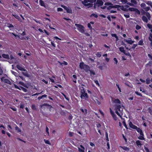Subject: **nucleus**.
I'll use <instances>...</instances> for the list:
<instances>
[{
    "label": "nucleus",
    "instance_id": "nucleus-3",
    "mask_svg": "<svg viewBox=\"0 0 152 152\" xmlns=\"http://www.w3.org/2000/svg\"><path fill=\"white\" fill-rule=\"evenodd\" d=\"M80 97L81 99L84 98H88V95L87 93L85 92V91L84 88L82 86L80 88Z\"/></svg>",
    "mask_w": 152,
    "mask_h": 152
},
{
    "label": "nucleus",
    "instance_id": "nucleus-58",
    "mask_svg": "<svg viewBox=\"0 0 152 152\" xmlns=\"http://www.w3.org/2000/svg\"><path fill=\"white\" fill-rule=\"evenodd\" d=\"M146 6L145 4L144 3H142L141 5L140 6L144 8Z\"/></svg>",
    "mask_w": 152,
    "mask_h": 152
},
{
    "label": "nucleus",
    "instance_id": "nucleus-45",
    "mask_svg": "<svg viewBox=\"0 0 152 152\" xmlns=\"http://www.w3.org/2000/svg\"><path fill=\"white\" fill-rule=\"evenodd\" d=\"M123 125H124V127L126 128V129H128L127 126V125H126V123L125 122V121H123Z\"/></svg>",
    "mask_w": 152,
    "mask_h": 152
},
{
    "label": "nucleus",
    "instance_id": "nucleus-9",
    "mask_svg": "<svg viewBox=\"0 0 152 152\" xmlns=\"http://www.w3.org/2000/svg\"><path fill=\"white\" fill-rule=\"evenodd\" d=\"M129 121V126L130 128H132L133 129H137V126H136L132 124V122L131 121Z\"/></svg>",
    "mask_w": 152,
    "mask_h": 152
},
{
    "label": "nucleus",
    "instance_id": "nucleus-24",
    "mask_svg": "<svg viewBox=\"0 0 152 152\" xmlns=\"http://www.w3.org/2000/svg\"><path fill=\"white\" fill-rule=\"evenodd\" d=\"M113 102L115 104H119L121 103V101L119 99H115L113 101Z\"/></svg>",
    "mask_w": 152,
    "mask_h": 152
},
{
    "label": "nucleus",
    "instance_id": "nucleus-34",
    "mask_svg": "<svg viewBox=\"0 0 152 152\" xmlns=\"http://www.w3.org/2000/svg\"><path fill=\"white\" fill-rule=\"evenodd\" d=\"M138 45H144L143 41L142 39L139 41L138 43Z\"/></svg>",
    "mask_w": 152,
    "mask_h": 152
},
{
    "label": "nucleus",
    "instance_id": "nucleus-36",
    "mask_svg": "<svg viewBox=\"0 0 152 152\" xmlns=\"http://www.w3.org/2000/svg\"><path fill=\"white\" fill-rule=\"evenodd\" d=\"M88 71H89L90 72V74L91 75H95V73L94 71H93L91 70H90V69H89Z\"/></svg>",
    "mask_w": 152,
    "mask_h": 152
},
{
    "label": "nucleus",
    "instance_id": "nucleus-29",
    "mask_svg": "<svg viewBox=\"0 0 152 152\" xmlns=\"http://www.w3.org/2000/svg\"><path fill=\"white\" fill-rule=\"evenodd\" d=\"M121 7V6L118 5H113V8H117L118 10H119V8Z\"/></svg>",
    "mask_w": 152,
    "mask_h": 152
},
{
    "label": "nucleus",
    "instance_id": "nucleus-57",
    "mask_svg": "<svg viewBox=\"0 0 152 152\" xmlns=\"http://www.w3.org/2000/svg\"><path fill=\"white\" fill-rule=\"evenodd\" d=\"M14 86L15 87V88H16L17 89H18L19 90L20 89V87H19L17 85H16V84H14Z\"/></svg>",
    "mask_w": 152,
    "mask_h": 152
},
{
    "label": "nucleus",
    "instance_id": "nucleus-25",
    "mask_svg": "<svg viewBox=\"0 0 152 152\" xmlns=\"http://www.w3.org/2000/svg\"><path fill=\"white\" fill-rule=\"evenodd\" d=\"M39 2L40 5L41 6L44 7H45V4L44 1L42 0H39Z\"/></svg>",
    "mask_w": 152,
    "mask_h": 152
},
{
    "label": "nucleus",
    "instance_id": "nucleus-10",
    "mask_svg": "<svg viewBox=\"0 0 152 152\" xmlns=\"http://www.w3.org/2000/svg\"><path fill=\"white\" fill-rule=\"evenodd\" d=\"M80 110L83 113L84 115H86L87 113V110L83 107H81L80 109Z\"/></svg>",
    "mask_w": 152,
    "mask_h": 152
},
{
    "label": "nucleus",
    "instance_id": "nucleus-1",
    "mask_svg": "<svg viewBox=\"0 0 152 152\" xmlns=\"http://www.w3.org/2000/svg\"><path fill=\"white\" fill-rule=\"evenodd\" d=\"M114 110L116 114L120 117L121 118L123 115V108L120 104H115L114 105Z\"/></svg>",
    "mask_w": 152,
    "mask_h": 152
},
{
    "label": "nucleus",
    "instance_id": "nucleus-52",
    "mask_svg": "<svg viewBox=\"0 0 152 152\" xmlns=\"http://www.w3.org/2000/svg\"><path fill=\"white\" fill-rule=\"evenodd\" d=\"M135 93L137 95H138L139 96H142V94L138 92V91H136L135 92Z\"/></svg>",
    "mask_w": 152,
    "mask_h": 152
},
{
    "label": "nucleus",
    "instance_id": "nucleus-60",
    "mask_svg": "<svg viewBox=\"0 0 152 152\" xmlns=\"http://www.w3.org/2000/svg\"><path fill=\"white\" fill-rule=\"evenodd\" d=\"M99 111L102 116H104V113H103V112L101 110H99Z\"/></svg>",
    "mask_w": 152,
    "mask_h": 152
},
{
    "label": "nucleus",
    "instance_id": "nucleus-6",
    "mask_svg": "<svg viewBox=\"0 0 152 152\" xmlns=\"http://www.w3.org/2000/svg\"><path fill=\"white\" fill-rule=\"evenodd\" d=\"M75 25L77 28V30L81 33H83L84 32V27L83 25L78 24H75Z\"/></svg>",
    "mask_w": 152,
    "mask_h": 152
},
{
    "label": "nucleus",
    "instance_id": "nucleus-13",
    "mask_svg": "<svg viewBox=\"0 0 152 152\" xmlns=\"http://www.w3.org/2000/svg\"><path fill=\"white\" fill-rule=\"evenodd\" d=\"M96 3L98 4V7L102 6L104 4L103 1L102 0H97Z\"/></svg>",
    "mask_w": 152,
    "mask_h": 152
},
{
    "label": "nucleus",
    "instance_id": "nucleus-46",
    "mask_svg": "<svg viewBox=\"0 0 152 152\" xmlns=\"http://www.w3.org/2000/svg\"><path fill=\"white\" fill-rule=\"evenodd\" d=\"M143 9L146 11H148L150 9V7H145L143 8Z\"/></svg>",
    "mask_w": 152,
    "mask_h": 152
},
{
    "label": "nucleus",
    "instance_id": "nucleus-39",
    "mask_svg": "<svg viewBox=\"0 0 152 152\" xmlns=\"http://www.w3.org/2000/svg\"><path fill=\"white\" fill-rule=\"evenodd\" d=\"M152 65V61H149L148 63L146 64L147 66H151Z\"/></svg>",
    "mask_w": 152,
    "mask_h": 152
},
{
    "label": "nucleus",
    "instance_id": "nucleus-26",
    "mask_svg": "<svg viewBox=\"0 0 152 152\" xmlns=\"http://www.w3.org/2000/svg\"><path fill=\"white\" fill-rule=\"evenodd\" d=\"M58 62L59 63L60 65L62 66V64H63L65 65H67L68 64L65 61H64L63 63H61L59 61H58Z\"/></svg>",
    "mask_w": 152,
    "mask_h": 152
},
{
    "label": "nucleus",
    "instance_id": "nucleus-14",
    "mask_svg": "<svg viewBox=\"0 0 152 152\" xmlns=\"http://www.w3.org/2000/svg\"><path fill=\"white\" fill-rule=\"evenodd\" d=\"M124 41L125 42H126L128 44L132 45L134 42V41H132V40L126 39H124Z\"/></svg>",
    "mask_w": 152,
    "mask_h": 152
},
{
    "label": "nucleus",
    "instance_id": "nucleus-56",
    "mask_svg": "<svg viewBox=\"0 0 152 152\" xmlns=\"http://www.w3.org/2000/svg\"><path fill=\"white\" fill-rule=\"evenodd\" d=\"M24 107V104L22 103H21L20 105V108L23 109Z\"/></svg>",
    "mask_w": 152,
    "mask_h": 152
},
{
    "label": "nucleus",
    "instance_id": "nucleus-30",
    "mask_svg": "<svg viewBox=\"0 0 152 152\" xmlns=\"http://www.w3.org/2000/svg\"><path fill=\"white\" fill-rule=\"evenodd\" d=\"M148 39L151 42H152V33H150L148 37Z\"/></svg>",
    "mask_w": 152,
    "mask_h": 152
},
{
    "label": "nucleus",
    "instance_id": "nucleus-41",
    "mask_svg": "<svg viewBox=\"0 0 152 152\" xmlns=\"http://www.w3.org/2000/svg\"><path fill=\"white\" fill-rule=\"evenodd\" d=\"M147 26L148 28L149 29H152V25L149 23H148Z\"/></svg>",
    "mask_w": 152,
    "mask_h": 152
},
{
    "label": "nucleus",
    "instance_id": "nucleus-55",
    "mask_svg": "<svg viewBox=\"0 0 152 152\" xmlns=\"http://www.w3.org/2000/svg\"><path fill=\"white\" fill-rule=\"evenodd\" d=\"M11 72L12 73V74L14 75L15 76H17L18 75V73L14 71H12Z\"/></svg>",
    "mask_w": 152,
    "mask_h": 152
},
{
    "label": "nucleus",
    "instance_id": "nucleus-21",
    "mask_svg": "<svg viewBox=\"0 0 152 152\" xmlns=\"http://www.w3.org/2000/svg\"><path fill=\"white\" fill-rule=\"evenodd\" d=\"M119 147L120 148H122L123 149H124V150H125V151H129V148H128V147H125V146H119Z\"/></svg>",
    "mask_w": 152,
    "mask_h": 152
},
{
    "label": "nucleus",
    "instance_id": "nucleus-37",
    "mask_svg": "<svg viewBox=\"0 0 152 152\" xmlns=\"http://www.w3.org/2000/svg\"><path fill=\"white\" fill-rule=\"evenodd\" d=\"M96 55L97 57L100 58L101 56V52H98L96 54Z\"/></svg>",
    "mask_w": 152,
    "mask_h": 152
},
{
    "label": "nucleus",
    "instance_id": "nucleus-8",
    "mask_svg": "<svg viewBox=\"0 0 152 152\" xmlns=\"http://www.w3.org/2000/svg\"><path fill=\"white\" fill-rule=\"evenodd\" d=\"M110 112L113 118L115 121H116L117 119V117L116 115L115 114L114 112L112 110L111 108H109Z\"/></svg>",
    "mask_w": 152,
    "mask_h": 152
},
{
    "label": "nucleus",
    "instance_id": "nucleus-59",
    "mask_svg": "<svg viewBox=\"0 0 152 152\" xmlns=\"http://www.w3.org/2000/svg\"><path fill=\"white\" fill-rule=\"evenodd\" d=\"M107 149L108 150H109L110 149V144L108 142L107 143Z\"/></svg>",
    "mask_w": 152,
    "mask_h": 152
},
{
    "label": "nucleus",
    "instance_id": "nucleus-35",
    "mask_svg": "<svg viewBox=\"0 0 152 152\" xmlns=\"http://www.w3.org/2000/svg\"><path fill=\"white\" fill-rule=\"evenodd\" d=\"M7 26L9 28L14 27V26L12 24H10L9 23H7Z\"/></svg>",
    "mask_w": 152,
    "mask_h": 152
},
{
    "label": "nucleus",
    "instance_id": "nucleus-47",
    "mask_svg": "<svg viewBox=\"0 0 152 152\" xmlns=\"http://www.w3.org/2000/svg\"><path fill=\"white\" fill-rule=\"evenodd\" d=\"M88 27L89 28V29L91 30H92V27H91V25L90 23H88Z\"/></svg>",
    "mask_w": 152,
    "mask_h": 152
},
{
    "label": "nucleus",
    "instance_id": "nucleus-32",
    "mask_svg": "<svg viewBox=\"0 0 152 152\" xmlns=\"http://www.w3.org/2000/svg\"><path fill=\"white\" fill-rule=\"evenodd\" d=\"M145 15L148 18V19L150 20L151 18V15L150 13L148 12H146L145 13Z\"/></svg>",
    "mask_w": 152,
    "mask_h": 152
},
{
    "label": "nucleus",
    "instance_id": "nucleus-23",
    "mask_svg": "<svg viewBox=\"0 0 152 152\" xmlns=\"http://www.w3.org/2000/svg\"><path fill=\"white\" fill-rule=\"evenodd\" d=\"M80 147L83 148L82 149H80L79 148H78V151L79 152H84V147L82 145H80Z\"/></svg>",
    "mask_w": 152,
    "mask_h": 152
},
{
    "label": "nucleus",
    "instance_id": "nucleus-12",
    "mask_svg": "<svg viewBox=\"0 0 152 152\" xmlns=\"http://www.w3.org/2000/svg\"><path fill=\"white\" fill-rule=\"evenodd\" d=\"M129 10L131 11L136 12L138 14H140V12L139 10L134 8L131 7L129 9Z\"/></svg>",
    "mask_w": 152,
    "mask_h": 152
},
{
    "label": "nucleus",
    "instance_id": "nucleus-2",
    "mask_svg": "<svg viewBox=\"0 0 152 152\" xmlns=\"http://www.w3.org/2000/svg\"><path fill=\"white\" fill-rule=\"evenodd\" d=\"M96 1V0H84L82 1V3L85 6L91 7L93 5L92 3L95 2Z\"/></svg>",
    "mask_w": 152,
    "mask_h": 152
},
{
    "label": "nucleus",
    "instance_id": "nucleus-15",
    "mask_svg": "<svg viewBox=\"0 0 152 152\" xmlns=\"http://www.w3.org/2000/svg\"><path fill=\"white\" fill-rule=\"evenodd\" d=\"M25 71H23L24 72H22L23 74L25 76L27 77H29V75L28 74L27 70L25 69Z\"/></svg>",
    "mask_w": 152,
    "mask_h": 152
},
{
    "label": "nucleus",
    "instance_id": "nucleus-17",
    "mask_svg": "<svg viewBox=\"0 0 152 152\" xmlns=\"http://www.w3.org/2000/svg\"><path fill=\"white\" fill-rule=\"evenodd\" d=\"M4 82L5 83H6L10 85L12 84L11 82L8 79H5L4 80Z\"/></svg>",
    "mask_w": 152,
    "mask_h": 152
},
{
    "label": "nucleus",
    "instance_id": "nucleus-7",
    "mask_svg": "<svg viewBox=\"0 0 152 152\" xmlns=\"http://www.w3.org/2000/svg\"><path fill=\"white\" fill-rule=\"evenodd\" d=\"M104 5L107 6V9L108 10H110L113 8V4L110 2H106L104 3Z\"/></svg>",
    "mask_w": 152,
    "mask_h": 152
},
{
    "label": "nucleus",
    "instance_id": "nucleus-43",
    "mask_svg": "<svg viewBox=\"0 0 152 152\" xmlns=\"http://www.w3.org/2000/svg\"><path fill=\"white\" fill-rule=\"evenodd\" d=\"M90 16L91 17L94 16L95 18H97L98 17V16L97 14H96L94 13H92L91 14Z\"/></svg>",
    "mask_w": 152,
    "mask_h": 152
},
{
    "label": "nucleus",
    "instance_id": "nucleus-5",
    "mask_svg": "<svg viewBox=\"0 0 152 152\" xmlns=\"http://www.w3.org/2000/svg\"><path fill=\"white\" fill-rule=\"evenodd\" d=\"M136 130L137 132L139 133L140 134V136L138 137V138L140 140H145L144 134L142 130L140 128L138 127Z\"/></svg>",
    "mask_w": 152,
    "mask_h": 152
},
{
    "label": "nucleus",
    "instance_id": "nucleus-40",
    "mask_svg": "<svg viewBox=\"0 0 152 152\" xmlns=\"http://www.w3.org/2000/svg\"><path fill=\"white\" fill-rule=\"evenodd\" d=\"M31 107V109L33 110H36V106L34 104H32Z\"/></svg>",
    "mask_w": 152,
    "mask_h": 152
},
{
    "label": "nucleus",
    "instance_id": "nucleus-63",
    "mask_svg": "<svg viewBox=\"0 0 152 152\" xmlns=\"http://www.w3.org/2000/svg\"><path fill=\"white\" fill-rule=\"evenodd\" d=\"M42 81L44 83L46 84H48V81H46L44 79H43L42 80Z\"/></svg>",
    "mask_w": 152,
    "mask_h": 152
},
{
    "label": "nucleus",
    "instance_id": "nucleus-49",
    "mask_svg": "<svg viewBox=\"0 0 152 152\" xmlns=\"http://www.w3.org/2000/svg\"><path fill=\"white\" fill-rule=\"evenodd\" d=\"M113 60L114 61V63L116 64H117L118 62V61L116 58H113Z\"/></svg>",
    "mask_w": 152,
    "mask_h": 152
},
{
    "label": "nucleus",
    "instance_id": "nucleus-44",
    "mask_svg": "<svg viewBox=\"0 0 152 152\" xmlns=\"http://www.w3.org/2000/svg\"><path fill=\"white\" fill-rule=\"evenodd\" d=\"M74 133L73 132H69V135L70 137H72L73 136Z\"/></svg>",
    "mask_w": 152,
    "mask_h": 152
},
{
    "label": "nucleus",
    "instance_id": "nucleus-4",
    "mask_svg": "<svg viewBox=\"0 0 152 152\" xmlns=\"http://www.w3.org/2000/svg\"><path fill=\"white\" fill-rule=\"evenodd\" d=\"M79 67L81 69H84L85 71L87 72L90 68L87 65L85 64L83 62H80L79 64Z\"/></svg>",
    "mask_w": 152,
    "mask_h": 152
},
{
    "label": "nucleus",
    "instance_id": "nucleus-61",
    "mask_svg": "<svg viewBox=\"0 0 152 152\" xmlns=\"http://www.w3.org/2000/svg\"><path fill=\"white\" fill-rule=\"evenodd\" d=\"M17 139L18 140H19L20 141H22L24 143H26V142L23 140L21 139L20 138H17Z\"/></svg>",
    "mask_w": 152,
    "mask_h": 152
},
{
    "label": "nucleus",
    "instance_id": "nucleus-28",
    "mask_svg": "<svg viewBox=\"0 0 152 152\" xmlns=\"http://www.w3.org/2000/svg\"><path fill=\"white\" fill-rule=\"evenodd\" d=\"M19 90H22L24 92H27V90L26 88L22 86H20V89Z\"/></svg>",
    "mask_w": 152,
    "mask_h": 152
},
{
    "label": "nucleus",
    "instance_id": "nucleus-18",
    "mask_svg": "<svg viewBox=\"0 0 152 152\" xmlns=\"http://www.w3.org/2000/svg\"><path fill=\"white\" fill-rule=\"evenodd\" d=\"M142 20L144 22L146 23H147L148 22V19L147 17L145 16H142Z\"/></svg>",
    "mask_w": 152,
    "mask_h": 152
},
{
    "label": "nucleus",
    "instance_id": "nucleus-16",
    "mask_svg": "<svg viewBox=\"0 0 152 152\" xmlns=\"http://www.w3.org/2000/svg\"><path fill=\"white\" fill-rule=\"evenodd\" d=\"M12 15L14 16L15 18L18 19L19 21H21V19L18 15L12 14Z\"/></svg>",
    "mask_w": 152,
    "mask_h": 152
},
{
    "label": "nucleus",
    "instance_id": "nucleus-22",
    "mask_svg": "<svg viewBox=\"0 0 152 152\" xmlns=\"http://www.w3.org/2000/svg\"><path fill=\"white\" fill-rule=\"evenodd\" d=\"M136 144L138 146H141L142 145V144L141 143V141L139 140H137L136 141Z\"/></svg>",
    "mask_w": 152,
    "mask_h": 152
},
{
    "label": "nucleus",
    "instance_id": "nucleus-54",
    "mask_svg": "<svg viewBox=\"0 0 152 152\" xmlns=\"http://www.w3.org/2000/svg\"><path fill=\"white\" fill-rule=\"evenodd\" d=\"M57 10L58 12H62L63 11V9L61 7H58L57 8Z\"/></svg>",
    "mask_w": 152,
    "mask_h": 152
},
{
    "label": "nucleus",
    "instance_id": "nucleus-33",
    "mask_svg": "<svg viewBox=\"0 0 152 152\" xmlns=\"http://www.w3.org/2000/svg\"><path fill=\"white\" fill-rule=\"evenodd\" d=\"M121 10L126 11L127 12L128 10V9L126 8H124L123 6H122L121 7Z\"/></svg>",
    "mask_w": 152,
    "mask_h": 152
},
{
    "label": "nucleus",
    "instance_id": "nucleus-50",
    "mask_svg": "<svg viewBox=\"0 0 152 152\" xmlns=\"http://www.w3.org/2000/svg\"><path fill=\"white\" fill-rule=\"evenodd\" d=\"M124 16L126 18H128L130 17L129 14V13H127L126 14L124 15Z\"/></svg>",
    "mask_w": 152,
    "mask_h": 152
},
{
    "label": "nucleus",
    "instance_id": "nucleus-31",
    "mask_svg": "<svg viewBox=\"0 0 152 152\" xmlns=\"http://www.w3.org/2000/svg\"><path fill=\"white\" fill-rule=\"evenodd\" d=\"M15 129L18 132H21V130L16 125L15 127Z\"/></svg>",
    "mask_w": 152,
    "mask_h": 152
},
{
    "label": "nucleus",
    "instance_id": "nucleus-11",
    "mask_svg": "<svg viewBox=\"0 0 152 152\" xmlns=\"http://www.w3.org/2000/svg\"><path fill=\"white\" fill-rule=\"evenodd\" d=\"M16 67L19 70L21 71H25V69L24 67H23L22 66L19 64H17L16 65Z\"/></svg>",
    "mask_w": 152,
    "mask_h": 152
},
{
    "label": "nucleus",
    "instance_id": "nucleus-20",
    "mask_svg": "<svg viewBox=\"0 0 152 152\" xmlns=\"http://www.w3.org/2000/svg\"><path fill=\"white\" fill-rule=\"evenodd\" d=\"M2 56L4 58L7 59H10L9 56L8 54H3L2 55Z\"/></svg>",
    "mask_w": 152,
    "mask_h": 152
},
{
    "label": "nucleus",
    "instance_id": "nucleus-53",
    "mask_svg": "<svg viewBox=\"0 0 152 152\" xmlns=\"http://www.w3.org/2000/svg\"><path fill=\"white\" fill-rule=\"evenodd\" d=\"M141 28V27L139 25H137L136 26V29L137 30H139Z\"/></svg>",
    "mask_w": 152,
    "mask_h": 152
},
{
    "label": "nucleus",
    "instance_id": "nucleus-48",
    "mask_svg": "<svg viewBox=\"0 0 152 152\" xmlns=\"http://www.w3.org/2000/svg\"><path fill=\"white\" fill-rule=\"evenodd\" d=\"M146 3V4H147L148 5H150L151 7V6H152V2L150 1H148Z\"/></svg>",
    "mask_w": 152,
    "mask_h": 152
},
{
    "label": "nucleus",
    "instance_id": "nucleus-62",
    "mask_svg": "<svg viewBox=\"0 0 152 152\" xmlns=\"http://www.w3.org/2000/svg\"><path fill=\"white\" fill-rule=\"evenodd\" d=\"M17 139L18 140H19L20 141H22L24 143H26V142L23 140L21 139L20 138H17Z\"/></svg>",
    "mask_w": 152,
    "mask_h": 152
},
{
    "label": "nucleus",
    "instance_id": "nucleus-38",
    "mask_svg": "<svg viewBox=\"0 0 152 152\" xmlns=\"http://www.w3.org/2000/svg\"><path fill=\"white\" fill-rule=\"evenodd\" d=\"M146 83L147 84H149L151 83V80L149 78H147L146 79Z\"/></svg>",
    "mask_w": 152,
    "mask_h": 152
},
{
    "label": "nucleus",
    "instance_id": "nucleus-51",
    "mask_svg": "<svg viewBox=\"0 0 152 152\" xmlns=\"http://www.w3.org/2000/svg\"><path fill=\"white\" fill-rule=\"evenodd\" d=\"M94 83H95V84L97 85V86H100L99 84V83L98 81L97 80H94Z\"/></svg>",
    "mask_w": 152,
    "mask_h": 152
},
{
    "label": "nucleus",
    "instance_id": "nucleus-42",
    "mask_svg": "<svg viewBox=\"0 0 152 152\" xmlns=\"http://www.w3.org/2000/svg\"><path fill=\"white\" fill-rule=\"evenodd\" d=\"M44 141L45 142V143L48 144V145H51L50 142L48 140H46L45 139H44Z\"/></svg>",
    "mask_w": 152,
    "mask_h": 152
},
{
    "label": "nucleus",
    "instance_id": "nucleus-27",
    "mask_svg": "<svg viewBox=\"0 0 152 152\" xmlns=\"http://www.w3.org/2000/svg\"><path fill=\"white\" fill-rule=\"evenodd\" d=\"M119 49L121 52L125 53V50H124V47H119Z\"/></svg>",
    "mask_w": 152,
    "mask_h": 152
},
{
    "label": "nucleus",
    "instance_id": "nucleus-19",
    "mask_svg": "<svg viewBox=\"0 0 152 152\" xmlns=\"http://www.w3.org/2000/svg\"><path fill=\"white\" fill-rule=\"evenodd\" d=\"M148 146V144H146L144 146V149L146 152H150L149 149L147 147Z\"/></svg>",
    "mask_w": 152,
    "mask_h": 152
},
{
    "label": "nucleus",
    "instance_id": "nucleus-64",
    "mask_svg": "<svg viewBox=\"0 0 152 152\" xmlns=\"http://www.w3.org/2000/svg\"><path fill=\"white\" fill-rule=\"evenodd\" d=\"M131 3H133L135 4H136L137 3V1L135 0H131Z\"/></svg>",
    "mask_w": 152,
    "mask_h": 152
}]
</instances>
